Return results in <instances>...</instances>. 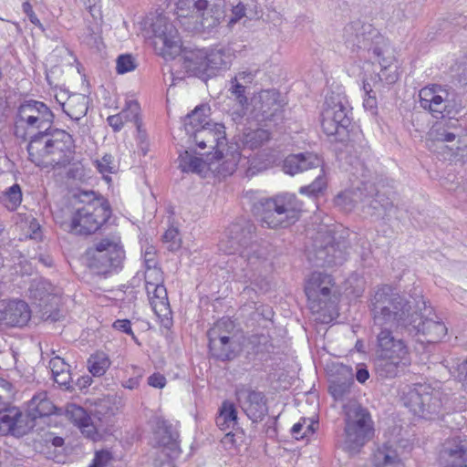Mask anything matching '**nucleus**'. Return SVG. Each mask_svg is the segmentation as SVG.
<instances>
[{
  "mask_svg": "<svg viewBox=\"0 0 467 467\" xmlns=\"http://www.w3.org/2000/svg\"><path fill=\"white\" fill-rule=\"evenodd\" d=\"M253 75L247 72L238 73L232 80L229 92L234 98L242 109H246L249 105V100L246 96V86L244 84L251 83Z\"/></svg>",
  "mask_w": 467,
  "mask_h": 467,
  "instance_id": "33",
  "label": "nucleus"
},
{
  "mask_svg": "<svg viewBox=\"0 0 467 467\" xmlns=\"http://www.w3.org/2000/svg\"><path fill=\"white\" fill-rule=\"evenodd\" d=\"M467 440L461 437L448 439L439 453L441 467H467Z\"/></svg>",
  "mask_w": 467,
  "mask_h": 467,
  "instance_id": "25",
  "label": "nucleus"
},
{
  "mask_svg": "<svg viewBox=\"0 0 467 467\" xmlns=\"http://www.w3.org/2000/svg\"><path fill=\"white\" fill-rule=\"evenodd\" d=\"M353 383V375L348 371L346 376H336L330 380L328 387L329 393L335 400H342L344 396L350 391V387Z\"/></svg>",
  "mask_w": 467,
  "mask_h": 467,
  "instance_id": "39",
  "label": "nucleus"
},
{
  "mask_svg": "<svg viewBox=\"0 0 467 467\" xmlns=\"http://www.w3.org/2000/svg\"><path fill=\"white\" fill-rule=\"evenodd\" d=\"M55 115L51 109L41 101L27 100L22 103L15 117V135L26 140L28 130L40 132L54 123Z\"/></svg>",
  "mask_w": 467,
  "mask_h": 467,
  "instance_id": "10",
  "label": "nucleus"
},
{
  "mask_svg": "<svg viewBox=\"0 0 467 467\" xmlns=\"http://www.w3.org/2000/svg\"><path fill=\"white\" fill-rule=\"evenodd\" d=\"M215 421L222 431L230 430L222 439L225 446L238 447L244 443L245 434L238 424L237 410L233 402L224 400L222 403Z\"/></svg>",
  "mask_w": 467,
  "mask_h": 467,
  "instance_id": "20",
  "label": "nucleus"
},
{
  "mask_svg": "<svg viewBox=\"0 0 467 467\" xmlns=\"http://www.w3.org/2000/svg\"><path fill=\"white\" fill-rule=\"evenodd\" d=\"M22 201L21 187L18 184H14L9 187L0 196V202L5 205L9 211L15 210Z\"/></svg>",
  "mask_w": 467,
  "mask_h": 467,
  "instance_id": "47",
  "label": "nucleus"
},
{
  "mask_svg": "<svg viewBox=\"0 0 467 467\" xmlns=\"http://www.w3.org/2000/svg\"><path fill=\"white\" fill-rule=\"evenodd\" d=\"M125 251L117 235L107 236L96 241L84 254L87 267L95 275H108L122 268Z\"/></svg>",
  "mask_w": 467,
  "mask_h": 467,
  "instance_id": "6",
  "label": "nucleus"
},
{
  "mask_svg": "<svg viewBox=\"0 0 467 467\" xmlns=\"http://www.w3.org/2000/svg\"><path fill=\"white\" fill-rule=\"evenodd\" d=\"M374 465L376 467H404L397 451L388 445H383L374 453Z\"/></svg>",
  "mask_w": 467,
  "mask_h": 467,
  "instance_id": "37",
  "label": "nucleus"
},
{
  "mask_svg": "<svg viewBox=\"0 0 467 467\" xmlns=\"http://www.w3.org/2000/svg\"><path fill=\"white\" fill-rule=\"evenodd\" d=\"M462 132L463 129L459 119L450 117L447 119L435 123L429 134L433 140L453 142L462 135Z\"/></svg>",
  "mask_w": 467,
  "mask_h": 467,
  "instance_id": "27",
  "label": "nucleus"
},
{
  "mask_svg": "<svg viewBox=\"0 0 467 467\" xmlns=\"http://www.w3.org/2000/svg\"><path fill=\"white\" fill-rule=\"evenodd\" d=\"M457 378L462 382V385L467 389V360H463L457 366Z\"/></svg>",
  "mask_w": 467,
  "mask_h": 467,
  "instance_id": "62",
  "label": "nucleus"
},
{
  "mask_svg": "<svg viewBox=\"0 0 467 467\" xmlns=\"http://www.w3.org/2000/svg\"><path fill=\"white\" fill-rule=\"evenodd\" d=\"M373 420L368 410L360 405H356L347 411L344 430L352 431L354 428H374Z\"/></svg>",
  "mask_w": 467,
  "mask_h": 467,
  "instance_id": "31",
  "label": "nucleus"
},
{
  "mask_svg": "<svg viewBox=\"0 0 467 467\" xmlns=\"http://www.w3.org/2000/svg\"><path fill=\"white\" fill-rule=\"evenodd\" d=\"M112 156L110 154H105L101 160L97 161V168L101 173H113L115 171V166L112 164Z\"/></svg>",
  "mask_w": 467,
  "mask_h": 467,
  "instance_id": "54",
  "label": "nucleus"
},
{
  "mask_svg": "<svg viewBox=\"0 0 467 467\" xmlns=\"http://www.w3.org/2000/svg\"><path fill=\"white\" fill-rule=\"evenodd\" d=\"M344 432L343 449L352 455L358 453L373 438L375 430L374 428H354L352 431L344 430Z\"/></svg>",
  "mask_w": 467,
  "mask_h": 467,
  "instance_id": "29",
  "label": "nucleus"
},
{
  "mask_svg": "<svg viewBox=\"0 0 467 467\" xmlns=\"http://www.w3.org/2000/svg\"><path fill=\"white\" fill-rule=\"evenodd\" d=\"M225 326V321H219L207 331L208 347L212 357L223 362L234 360L241 350L239 343L222 331Z\"/></svg>",
  "mask_w": 467,
  "mask_h": 467,
  "instance_id": "18",
  "label": "nucleus"
},
{
  "mask_svg": "<svg viewBox=\"0 0 467 467\" xmlns=\"http://www.w3.org/2000/svg\"><path fill=\"white\" fill-rule=\"evenodd\" d=\"M20 415V409L16 406H5L0 410V435L6 436L14 433L16 417Z\"/></svg>",
  "mask_w": 467,
  "mask_h": 467,
  "instance_id": "40",
  "label": "nucleus"
},
{
  "mask_svg": "<svg viewBox=\"0 0 467 467\" xmlns=\"http://www.w3.org/2000/svg\"><path fill=\"white\" fill-rule=\"evenodd\" d=\"M28 160L37 167L65 168L74 159L75 141L64 130L52 125L29 137Z\"/></svg>",
  "mask_w": 467,
  "mask_h": 467,
  "instance_id": "2",
  "label": "nucleus"
},
{
  "mask_svg": "<svg viewBox=\"0 0 467 467\" xmlns=\"http://www.w3.org/2000/svg\"><path fill=\"white\" fill-rule=\"evenodd\" d=\"M153 287V298L158 299L160 304L167 308L169 306L166 287L163 285L151 284Z\"/></svg>",
  "mask_w": 467,
  "mask_h": 467,
  "instance_id": "55",
  "label": "nucleus"
},
{
  "mask_svg": "<svg viewBox=\"0 0 467 467\" xmlns=\"http://www.w3.org/2000/svg\"><path fill=\"white\" fill-rule=\"evenodd\" d=\"M369 378V372L365 364H358L356 379L359 383H365Z\"/></svg>",
  "mask_w": 467,
  "mask_h": 467,
  "instance_id": "61",
  "label": "nucleus"
},
{
  "mask_svg": "<svg viewBox=\"0 0 467 467\" xmlns=\"http://www.w3.org/2000/svg\"><path fill=\"white\" fill-rule=\"evenodd\" d=\"M334 285L330 275L322 272L312 273L305 286V293L313 313H319L327 306Z\"/></svg>",
  "mask_w": 467,
  "mask_h": 467,
  "instance_id": "17",
  "label": "nucleus"
},
{
  "mask_svg": "<svg viewBox=\"0 0 467 467\" xmlns=\"http://www.w3.org/2000/svg\"><path fill=\"white\" fill-rule=\"evenodd\" d=\"M36 422L35 417L32 416L28 410L26 412L20 410V415L16 417V427L13 436L23 437L28 434L36 426Z\"/></svg>",
  "mask_w": 467,
  "mask_h": 467,
  "instance_id": "45",
  "label": "nucleus"
},
{
  "mask_svg": "<svg viewBox=\"0 0 467 467\" xmlns=\"http://www.w3.org/2000/svg\"><path fill=\"white\" fill-rule=\"evenodd\" d=\"M419 96L420 107L437 119L457 114L462 109L458 93L448 86H427L420 90Z\"/></svg>",
  "mask_w": 467,
  "mask_h": 467,
  "instance_id": "9",
  "label": "nucleus"
},
{
  "mask_svg": "<svg viewBox=\"0 0 467 467\" xmlns=\"http://www.w3.org/2000/svg\"><path fill=\"white\" fill-rule=\"evenodd\" d=\"M225 128L221 123H214L211 120L205 122L199 130H193L192 127L187 128V135L192 138L195 144L200 149L210 148L213 158L215 161H221L224 156V150L227 147Z\"/></svg>",
  "mask_w": 467,
  "mask_h": 467,
  "instance_id": "16",
  "label": "nucleus"
},
{
  "mask_svg": "<svg viewBox=\"0 0 467 467\" xmlns=\"http://www.w3.org/2000/svg\"><path fill=\"white\" fill-rule=\"evenodd\" d=\"M75 207L68 224L69 233L90 235L96 233L111 216L109 201L93 191H82L74 195Z\"/></svg>",
  "mask_w": 467,
  "mask_h": 467,
  "instance_id": "3",
  "label": "nucleus"
},
{
  "mask_svg": "<svg viewBox=\"0 0 467 467\" xmlns=\"http://www.w3.org/2000/svg\"><path fill=\"white\" fill-rule=\"evenodd\" d=\"M27 410L36 421L52 415L57 410L52 401L47 399L46 392L36 394L28 402Z\"/></svg>",
  "mask_w": 467,
  "mask_h": 467,
  "instance_id": "35",
  "label": "nucleus"
},
{
  "mask_svg": "<svg viewBox=\"0 0 467 467\" xmlns=\"http://www.w3.org/2000/svg\"><path fill=\"white\" fill-rule=\"evenodd\" d=\"M49 368L51 369L52 376H53L55 374H58V373L69 370L70 365L66 363L64 358H62L58 356H56L50 359Z\"/></svg>",
  "mask_w": 467,
  "mask_h": 467,
  "instance_id": "52",
  "label": "nucleus"
},
{
  "mask_svg": "<svg viewBox=\"0 0 467 467\" xmlns=\"http://www.w3.org/2000/svg\"><path fill=\"white\" fill-rule=\"evenodd\" d=\"M64 415L88 437L94 439L95 427L90 423V417L82 407L69 403L64 409Z\"/></svg>",
  "mask_w": 467,
  "mask_h": 467,
  "instance_id": "30",
  "label": "nucleus"
},
{
  "mask_svg": "<svg viewBox=\"0 0 467 467\" xmlns=\"http://www.w3.org/2000/svg\"><path fill=\"white\" fill-rule=\"evenodd\" d=\"M371 51L375 58L381 67L380 78H384L388 83H395L398 78V73L396 70L390 74L386 75L387 70L396 60L392 48L390 47L389 41L379 33L376 36L373 43L367 49Z\"/></svg>",
  "mask_w": 467,
  "mask_h": 467,
  "instance_id": "26",
  "label": "nucleus"
},
{
  "mask_svg": "<svg viewBox=\"0 0 467 467\" xmlns=\"http://www.w3.org/2000/svg\"><path fill=\"white\" fill-rule=\"evenodd\" d=\"M116 63V70L119 74H125L136 68L135 59L130 54H123L119 56Z\"/></svg>",
  "mask_w": 467,
  "mask_h": 467,
  "instance_id": "50",
  "label": "nucleus"
},
{
  "mask_svg": "<svg viewBox=\"0 0 467 467\" xmlns=\"http://www.w3.org/2000/svg\"><path fill=\"white\" fill-rule=\"evenodd\" d=\"M6 326L23 327L31 317L28 305L22 300L5 301Z\"/></svg>",
  "mask_w": 467,
  "mask_h": 467,
  "instance_id": "28",
  "label": "nucleus"
},
{
  "mask_svg": "<svg viewBox=\"0 0 467 467\" xmlns=\"http://www.w3.org/2000/svg\"><path fill=\"white\" fill-rule=\"evenodd\" d=\"M54 381L59 386L64 387L67 390H73V377L70 373V369L65 372L53 375Z\"/></svg>",
  "mask_w": 467,
  "mask_h": 467,
  "instance_id": "51",
  "label": "nucleus"
},
{
  "mask_svg": "<svg viewBox=\"0 0 467 467\" xmlns=\"http://www.w3.org/2000/svg\"><path fill=\"white\" fill-rule=\"evenodd\" d=\"M356 192L357 190L353 192L337 194L334 199L335 205L344 211H351L359 202V196H356Z\"/></svg>",
  "mask_w": 467,
  "mask_h": 467,
  "instance_id": "48",
  "label": "nucleus"
},
{
  "mask_svg": "<svg viewBox=\"0 0 467 467\" xmlns=\"http://www.w3.org/2000/svg\"><path fill=\"white\" fill-rule=\"evenodd\" d=\"M152 444L167 451L170 459L177 458L181 453L179 432L170 421L161 417L154 420Z\"/></svg>",
  "mask_w": 467,
  "mask_h": 467,
  "instance_id": "23",
  "label": "nucleus"
},
{
  "mask_svg": "<svg viewBox=\"0 0 467 467\" xmlns=\"http://www.w3.org/2000/svg\"><path fill=\"white\" fill-rule=\"evenodd\" d=\"M303 428H304L303 423H301V422L296 423L291 429V433H292L293 437L296 438V440H300V439H304L305 437H306L307 432H310V433L314 432L312 424H309L304 432H302Z\"/></svg>",
  "mask_w": 467,
  "mask_h": 467,
  "instance_id": "57",
  "label": "nucleus"
},
{
  "mask_svg": "<svg viewBox=\"0 0 467 467\" xmlns=\"http://www.w3.org/2000/svg\"><path fill=\"white\" fill-rule=\"evenodd\" d=\"M28 292L30 298L34 299L41 308L42 317L46 320L50 319L54 322L59 318V313L57 310L59 298L49 281L44 278L33 279Z\"/></svg>",
  "mask_w": 467,
  "mask_h": 467,
  "instance_id": "19",
  "label": "nucleus"
},
{
  "mask_svg": "<svg viewBox=\"0 0 467 467\" xmlns=\"http://www.w3.org/2000/svg\"><path fill=\"white\" fill-rule=\"evenodd\" d=\"M221 245L225 253L238 254L252 267L265 261L268 254L267 248L257 240L256 225L245 217H239L230 224L227 241Z\"/></svg>",
  "mask_w": 467,
  "mask_h": 467,
  "instance_id": "4",
  "label": "nucleus"
},
{
  "mask_svg": "<svg viewBox=\"0 0 467 467\" xmlns=\"http://www.w3.org/2000/svg\"><path fill=\"white\" fill-rule=\"evenodd\" d=\"M111 459L112 455L109 451H99L95 453V457L89 467H105Z\"/></svg>",
  "mask_w": 467,
  "mask_h": 467,
  "instance_id": "53",
  "label": "nucleus"
},
{
  "mask_svg": "<svg viewBox=\"0 0 467 467\" xmlns=\"http://www.w3.org/2000/svg\"><path fill=\"white\" fill-rule=\"evenodd\" d=\"M164 243L168 244V250L174 252L181 248V238L179 236V231L175 227H170L162 235Z\"/></svg>",
  "mask_w": 467,
  "mask_h": 467,
  "instance_id": "49",
  "label": "nucleus"
},
{
  "mask_svg": "<svg viewBox=\"0 0 467 467\" xmlns=\"http://www.w3.org/2000/svg\"><path fill=\"white\" fill-rule=\"evenodd\" d=\"M279 98L280 93L275 89L261 91L253 99L255 117L265 122L277 123L278 120H282L284 118L283 104Z\"/></svg>",
  "mask_w": 467,
  "mask_h": 467,
  "instance_id": "21",
  "label": "nucleus"
},
{
  "mask_svg": "<svg viewBox=\"0 0 467 467\" xmlns=\"http://www.w3.org/2000/svg\"><path fill=\"white\" fill-rule=\"evenodd\" d=\"M112 327L116 330L123 332L127 335H130L133 339H135V340L137 339V337H135V335L132 332L131 324L129 319H118L113 323Z\"/></svg>",
  "mask_w": 467,
  "mask_h": 467,
  "instance_id": "56",
  "label": "nucleus"
},
{
  "mask_svg": "<svg viewBox=\"0 0 467 467\" xmlns=\"http://www.w3.org/2000/svg\"><path fill=\"white\" fill-rule=\"evenodd\" d=\"M131 111L132 118H136V114L140 113V107L136 100H130L126 102L125 108L116 115H111L107 118L108 124L112 130L117 132L119 131L124 125V119H127V112Z\"/></svg>",
  "mask_w": 467,
  "mask_h": 467,
  "instance_id": "42",
  "label": "nucleus"
},
{
  "mask_svg": "<svg viewBox=\"0 0 467 467\" xmlns=\"http://www.w3.org/2000/svg\"><path fill=\"white\" fill-rule=\"evenodd\" d=\"M88 369L94 377L104 375L110 366L109 358L104 353L91 355L88 359Z\"/></svg>",
  "mask_w": 467,
  "mask_h": 467,
  "instance_id": "46",
  "label": "nucleus"
},
{
  "mask_svg": "<svg viewBox=\"0 0 467 467\" xmlns=\"http://www.w3.org/2000/svg\"><path fill=\"white\" fill-rule=\"evenodd\" d=\"M355 195L359 196L363 213L374 220L389 218L395 209L393 201L373 182H362Z\"/></svg>",
  "mask_w": 467,
  "mask_h": 467,
  "instance_id": "13",
  "label": "nucleus"
},
{
  "mask_svg": "<svg viewBox=\"0 0 467 467\" xmlns=\"http://www.w3.org/2000/svg\"><path fill=\"white\" fill-rule=\"evenodd\" d=\"M456 80L461 87H467V58L459 66Z\"/></svg>",
  "mask_w": 467,
  "mask_h": 467,
  "instance_id": "58",
  "label": "nucleus"
},
{
  "mask_svg": "<svg viewBox=\"0 0 467 467\" xmlns=\"http://www.w3.org/2000/svg\"><path fill=\"white\" fill-rule=\"evenodd\" d=\"M321 126L328 137H334V140H346L350 136L355 127L352 124L351 109L344 96L334 91L326 96Z\"/></svg>",
  "mask_w": 467,
  "mask_h": 467,
  "instance_id": "7",
  "label": "nucleus"
},
{
  "mask_svg": "<svg viewBox=\"0 0 467 467\" xmlns=\"http://www.w3.org/2000/svg\"><path fill=\"white\" fill-rule=\"evenodd\" d=\"M192 7H194L198 12L204 13L213 6L209 0H192Z\"/></svg>",
  "mask_w": 467,
  "mask_h": 467,
  "instance_id": "64",
  "label": "nucleus"
},
{
  "mask_svg": "<svg viewBox=\"0 0 467 467\" xmlns=\"http://www.w3.org/2000/svg\"><path fill=\"white\" fill-rule=\"evenodd\" d=\"M255 7L256 5L254 3L245 4L244 2H239L232 8V16L228 20V26L232 27L244 17H247L250 20L258 18L257 13L254 11Z\"/></svg>",
  "mask_w": 467,
  "mask_h": 467,
  "instance_id": "44",
  "label": "nucleus"
},
{
  "mask_svg": "<svg viewBox=\"0 0 467 467\" xmlns=\"http://www.w3.org/2000/svg\"><path fill=\"white\" fill-rule=\"evenodd\" d=\"M282 170L285 173L292 176L312 170H317L319 171L316 180L311 184L300 188L299 192L301 193L315 196L321 192L327 186L324 160L321 156L313 151H304L287 155L283 161Z\"/></svg>",
  "mask_w": 467,
  "mask_h": 467,
  "instance_id": "8",
  "label": "nucleus"
},
{
  "mask_svg": "<svg viewBox=\"0 0 467 467\" xmlns=\"http://www.w3.org/2000/svg\"><path fill=\"white\" fill-rule=\"evenodd\" d=\"M403 400L414 415L426 420H434L442 408L440 391L424 385L410 389Z\"/></svg>",
  "mask_w": 467,
  "mask_h": 467,
  "instance_id": "15",
  "label": "nucleus"
},
{
  "mask_svg": "<svg viewBox=\"0 0 467 467\" xmlns=\"http://www.w3.org/2000/svg\"><path fill=\"white\" fill-rule=\"evenodd\" d=\"M211 108L208 104H201L193 110L187 114L183 119L185 131L187 132L188 127H192L193 130H199L205 122H209Z\"/></svg>",
  "mask_w": 467,
  "mask_h": 467,
  "instance_id": "38",
  "label": "nucleus"
},
{
  "mask_svg": "<svg viewBox=\"0 0 467 467\" xmlns=\"http://www.w3.org/2000/svg\"><path fill=\"white\" fill-rule=\"evenodd\" d=\"M89 98L83 94H74L62 104L63 111L73 120L78 121L87 115Z\"/></svg>",
  "mask_w": 467,
  "mask_h": 467,
  "instance_id": "32",
  "label": "nucleus"
},
{
  "mask_svg": "<svg viewBox=\"0 0 467 467\" xmlns=\"http://www.w3.org/2000/svg\"><path fill=\"white\" fill-rule=\"evenodd\" d=\"M153 44L164 58H175L182 52V40L173 24L165 16H157L150 25Z\"/></svg>",
  "mask_w": 467,
  "mask_h": 467,
  "instance_id": "14",
  "label": "nucleus"
},
{
  "mask_svg": "<svg viewBox=\"0 0 467 467\" xmlns=\"http://www.w3.org/2000/svg\"><path fill=\"white\" fill-rule=\"evenodd\" d=\"M148 384L153 388L162 389L166 384V379L161 373H153L148 378Z\"/></svg>",
  "mask_w": 467,
  "mask_h": 467,
  "instance_id": "59",
  "label": "nucleus"
},
{
  "mask_svg": "<svg viewBox=\"0 0 467 467\" xmlns=\"http://www.w3.org/2000/svg\"><path fill=\"white\" fill-rule=\"evenodd\" d=\"M192 0H179L177 3V10L179 16H188V11L192 7Z\"/></svg>",
  "mask_w": 467,
  "mask_h": 467,
  "instance_id": "63",
  "label": "nucleus"
},
{
  "mask_svg": "<svg viewBox=\"0 0 467 467\" xmlns=\"http://www.w3.org/2000/svg\"><path fill=\"white\" fill-rule=\"evenodd\" d=\"M231 61L230 48L215 47L209 49L202 57H184L183 66L188 72L206 80L216 76L220 71L228 69Z\"/></svg>",
  "mask_w": 467,
  "mask_h": 467,
  "instance_id": "12",
  "label": "nucleus"
},
{
  "mask_svg": "<svg viewBox=\"0 0 467 467\" xmlns=\"http://www.w3.org/2000/svg\"><path fill=\"white\" fill-rule=\"evenodd\" d=\"M337 141L341 142L344 147V149H340V150L355 158H360L363 154L368 153V142L362 132L357 129L350 131V136H348V139Z\"/></svg>",
  "mask_w": 467,
  "mask_h": 467,
  "instance_id": "36",
  "label": "nucleus"
},
{
  "mask_svg": "<svg viewBox=\"0 0 467 467\" xmlns=\"http://www.w3.org/2000/svg\"><path fill=\"white\" fill-rule=\"evenodd\" d=\"M369 310L371 330L376 337L375 371L381 379L399 377L411 364L408 346L403 339L394 337V331L411 337L422 335L431 343L439 341L447 332L442 322L428 317L432 309L427 307L423 296L410 300L388 285L374 292Z\"/></svg>",
  "mask_w": 467,
  "mask_h": 467,
  "instance_id": "1",
  "label": "nucleus"
},
{
  "mask_svg": "<svg viewBox=\"0 0 467 467\" xmlns=\"http://www.w3.org/2000/svg\"><path fill=\"white\" fill-rule=\"evenodd\" d=\"M302 203L293 193H282L260 199L254 205L255 215L268 228H286L299 219Z\"/></svg>",
  "mask_w": 467,
  "mask_h": 467,
  "instance_id": "5",
  "label": "nucleus"
},
{
  "mask_svg": "<svg viewBox=\"0 0 467 467\" xmlns=\"http://www.w3.org/2000/svg\"><path fill=\"white\" fill-rule=\"evenodd\" d=\"M363 106L367 110H369L372 115H376L378 103L375 95H368L365 97Z\"/></svg>",
  "mask_w": 467,
  "mask_h": 467,
  "instance_id": "60",
  "label": "nucleus"
},
{
  "mask_svg": "<svg viewBox=\"0 0 467 467\" xmlns=\"http://www.w3.org/2000/svg\"><path fill=\"white\" fill-rule=\"evenodd\" d=\"M215 161L213 158L212 152H208L205 155V160L192 156L185 151L184 155H180V164L179 168L183 172H193L201 174L205 169L211 170L212 163Z\"/></svg>",
  "mask_w": 467,
  "mask_h": 467,
  "instance_id": "34",
  "label": "nucleus"
},
{
  "mask_svg": "<svg viewBox=\"0 0 467 467\" xmlns=\"http://www.w3.org/2000/svg\"><path fill=\"white\" fill-rule=\"evenodd\" d=\"M270 139V133L264 129L245 130L242 135V143L251 150L261 147Z\"/></svg>",
  "mask_w": 467,
  "mask_h": 467,
  "instance_id": "41",
  "label": "nucleus"
},
{
  "mask_svg": "<svg viewBox=\"0 0 467 467\" xmlns=\"http://www.w3.org/2000/svg\"><path fill=\"white\" fill-rule=\"evenodd\" d=\"M379 33L371 24L357 19L345 26L343 38L352 49H368Z\"/></svg>",
  "mask_w": 467,
  "mask_h": 467,
  "instance_id": "24",
  "label": "nucleus"
},
{
  "mask_svg": "<svg viewBox=\"0 0 467 467\" xmlns=\"http://www.w3.org/2000/svg\"><path fill=\"white\" fill-rule=\"evenodd\" d=\"M348 245L345 240H337L329 231H319L313 244L309 260L317 267L341 265L347 260Z\"/></svg>",
  "mask_w": 467,
  "mask_h": 467,
  "instance_id": "11",
  "label": "nucleus"
},
{
  "mask_svg": "<svg viewBox=\"0 0 467 467\" xmlns=\"http://www.w3.org/2000/svg\"><path fill=\"white\" fill-rule=\"evenodd\" d=\"M224 18L223 11L218 6H212L209 11L201 14L200 25L203 32L210 33L218 26Z\"/></svg>",
  "mask_w": 467,
  "mask_h": 467,
  "instance_id": "43",
  "label": "nucleus"
},
{
  "mask_svg": "<svg viewBox=\"0 0 467 467\" xmlns=\"http://www.w3.org/2000/svg\"><path fill=\"white\" fill-rule=\"evenodd\" d=\"M239 406L253 421H262L268 413L267 399L264 392L242 387L236 389Z\"/></svg>",
  "mask_w": 467,
  "mask_h": 467,
  "instance_id": "22",
  "label": "nucleus"
}]
</instances>
